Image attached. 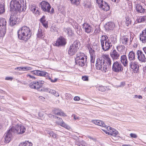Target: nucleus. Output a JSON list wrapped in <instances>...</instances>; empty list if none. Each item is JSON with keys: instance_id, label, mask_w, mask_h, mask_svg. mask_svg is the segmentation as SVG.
I'll list each match as a JSON object with an SVG mask.
<instances>
[{"instance_id": "40", "label": "nucleus", "mask_w": 146, "mask_h": 146, "mask_svg": "<svg viewBox=\"0 0 146 146\" xmlns=\"http://www.w3.org/2000/svg\"><path fill=\"white\" fill-rule=\"evenodd\" d=\"M45 92L53 95H54V93L56 92V91L55 90L48 88H45Z\"/></svg>"}, {"instance_id": "39", "label": "nucleus", "mask_w": 146, "mask_h": 146, "mask_svg": "<svg viewBox=\"0 0 146 146\" xmlns=\"http://www.w3.org/2000/svg\"><path fill=\"white\" fill-rule=\"evenodd\" d=\"M65 98L67 100L70 101L72 100V95L66 93L65 94Z\"/></svg>"}, {"instance_id": "63", "label": "nucleus", "mask_w": 146, "mask_h": 146, "mask_svg": "<svg viewBox=\"0 0 146 146\" xmlns=\"http://www.w3.org/2000/svg\"><path fill=\"white\" fill-rule=\"evenodd\" d=\"M49 79L50 80V81L52 82H55L57 81L58 79L57 78H54V80H53V79H51L50 78H49Z\"/></svg>"}, {"instance_id": "1", "label": "nucleus", "mask_w": 146, "mask_h": 146, "mask_svg": "<svg viewBox=\"0 0 146 146\" xmlns=\"http://www.w3.org/2000/svg\"><path fill=\"white\" fill-rule=\"evenodd\" d=\"M25 131V128L21 124L17 125L15 127H12L5 134V143H8L10 141L13 132L17 133L18 134H22Z\"/></svg>"}, {"instance_id": "5", "label": "nucleus", "mask_w": 146, "mask_h": 146, "mask_svg": "<svg viewBox=\"0 0 146 146\" xmlns=\"http://www.w3.org/2000/svg\"><path fill=\"white\" fill-rule=\"evenodd\" d=\"M80 43L78 40L75 41L70 46L68 50V54L70 56L74 54L79 49Z\"/></svg>"}, {"instance_id": "35", "label": "nucleus", "mask_w": 146, "mask_h": 146, "mask_svg": "<svg viewBox=\"0 0 146 146\" xmlns=\"http://www.w3.org/2000/svg\"><path fill=\"white\" fill-rule=\"evenodd\" d=\"M96 88L98 90L101 92H105L108 89L107 87L103 86H97Z\"/></svg>"}, {"instance_id": "10", "label": "nucleus", "mask_w": 146, "mask_h": 146, "mask_svg": "<svg viewBox=\"0 0 146 146\" xmlns=\"http://www.w3.org/2000/svg\"><path fill=\"white\" fill-rule=\"evenodd\" d=\"M138 63L134 60L130 61L129 66L133 69L134 73H137L139 71V66Z\"/></svg>"}, {"instance_id": "55", "label": "nucleus", "mask_w": 146, "mask_h": 146, "mask_svg": "<svg viewBox=\"0 0 146 146\" xmlns=\"http://www.w3.org/2000/svg\"><path fill=\"white\" fill-rule=\"evenodd\" d=\"M145 17H141V18H140L139 20V22H142L144 21L145 20Z\"/></svg>"}, {"instance_id": "59", "label": "nucleus", "mask_w": 146, "mask_h": 146, "mask_svg": "<svg viewBox=\"0 0 146 146\" xmlns=\"http://www.w3.org/2000/svg\"><path fill=\"white\" fill-rule=\"evenodd\" d=\"M45 98L42 96H40L38 97V100L41 101H44Z\"/></svg>"}, {"instance_id": "27", "label": "nucleus", "mask_w": 146, "mask_h": 146, "mask_svg": "<svg viewBox=\"0 0 146 146\" xmlns=\"http://www.w3.org/2000/svg\"><path fill=\"white\" fill-rule=\"evenodd\" d=\"M87 61L83 60L82 59L81 60L80 59L75 60V63L77 65L82 67L83 66H85L86 64Z\"/></svg>"}, {"instance_id": "53", "label": "nucleus", "mask_w": 146, "mask_h": 146, "mask_svg": "<svg viewBox=\"0 0 146 146\" xmlns=\"http://www.w3.org/2000/svg\"><path fill=\"white\" fill-rule=\"evenodd\" d=\"M31 69V68L28 67H23V71L29 70Z\"/></svg>"}, {"instance_id": "20", "label": "nucleus", "mask_w": 146, "mask_h": 146, "mask_svg": "<svg viewBox=\"0 0 146 146\" xmlns=\"http://www.w3.org/2000/svg\"><path fill=\"white\" fill-rule=\"evenodd\" d=\"M121 61L125 67H127L128 65V61L127 57L125 55H123L121 57Z\"/></svg>"}, {"instance_id": "28", "label": "nucleus", "mask_w": 146, "mask_h": 146, "mask_svg": "<svg viewBox=\"0 0 146 146\" xmlns=\"http://www.w3.org/2000/svg\"><path fill=\"white\" fill-rule=\"evenodd\" d=\"M114 27V24L111 22L107 23L105 26V28L107 30H112Z\"/></svg>"}, {"instance_id": "58", "label": "nucleus", "mask_w": 146, "mask_h": 146, "mask_svg": "<svg viewBox=\"0 0 146 146\" xmlns=\"http://www.w3.org/2000/svg\"><path fill=\"white\" fill-rule=\"evenodd\" d=\"M50 9H49V11H48L47 13L50 14L53 13L54 12V10L53 8H52L51 11H50Z\"/></svg>"}, {"instance_id": "14", "label": "nucleus", "mask_w": 146, "mask_h": 146, "mask_svg": "<svg viewBox=\"0 0 146 146\" xmlns=\"http://www.w3.org/2000/svg\"><path fill=\"white\" fill-rule=\"evenodd\" d=\"M101 58L103 59L104 62L107 63V67L108 68H111V59L110 58L108 55L103 54Z\"/></svg>"}, {"instance_id": "52", "label": "nucleus", "mask_w": 146, "mask_h": 146, "mask_svg": "<svg viewBox=\"0 0 146 146\" xmlns=\"http://www.w3.org/2000/svg\"><path fill=\"white\" fill-rule=\"evenodd\" d=\"M72 117H73L74 118V119L75 120H79L80 119L79 117L77 116L76 115H75V114H73L72 115Z\"/></svg>"}, {"instance_id": "36", "label": "nucleus", "mask_w": 146, "mask_h": 146, "mask_svg": "<svg viewBox=\"0 0 146 146\" xmlns=\"http://www.w3.org/2000/svg\"><path fill=\"white\" fill-rule=\"evenodd\" d=\"M5 11L4 4L3 3L0 4V15L4 13Z\"/></svg>"}, {"instance_id": "45", "label": "nucleus", "mask_w": 146, "mask_h": 146, "mask_svg": "<svg viewBox=\"0 0 146 146\" xmlns=\"http://www.w3.org/2000/svg\"><path fill=\"white\" fill-rule=\"evenodd\" d=\"M85 143L84 141L82 140L79 142H76V144L78 146H82V145L83 144H84Z\"/></svg>"}, {"instance_id": "43", "label": "nucleus", "mask_w": 146, "mask_h": 146, "mask_svg": "<svg viewBox=\"0 0 146 146\" xmlns=\"http://www.w3.org/2000/svg\"><path fill=\"white\" fill-rule=\"evenodd\" d=\"M72 4L78 5L79 4L80 0H70Z\"/></svg>"}, {"instance_id": "25", "label": "nucleus", "mask_w": 146, "mask_h": 146, "mask_svg": "<svg viewBox=\"0 0 146 146\" xmlns=\"http://www.w3.org/2000/svg\"><path fill=\"white\" fill-rule=\"evenodd\" d=\"M99 7L105 11H108L110 9V6L105 1H104L103 3H102V4H100Z\"/></svg>"}, {"instance_id": "31", "label": "nucleus", "mask_w": 146, "mask_h": 146, "mask_svg": "<svg viewBox=\"0 0 146 146\" xmlns=\"http://www.w3.org/2000/svg\"><path fill=\"white\" fill-rule=\"evenodd\" d=\"M135 54L133 51H130L128 55V58L130 61L134 60L135 59Z\"/></svg>"}, {"instance_id": "32", "label": "nucleus", "mask_w": 146, "mask_h": 146, "mask_svg": "<svg viewBox=\"0 0 146 146\" xmlns=\"http://www.w3.org/2000/svg\"><path fill=\"white\" fill-rule=\"evenodd\" d=\"M117 50L121 53H123L126 51L125 46L123 45H119L116 47Z\"/></svg>"}, {"instance_id": "50", "label": "nucleus", "mask_w": 146, "mask_h": 146, "mask_svg": "<svg viewBox=\"0 0 146 146\" xmlns=\"http://www.w3.org/2000/svg\"><path fill=\"white\" fill-rule=\"evenodd\" d=\"M67 33L68 35H72V30L70 28L67 29Z\"/></svg>"}, {"instance_id": "16", "label": "nucleus", "mask_w": 146, "mask_h": 146, "mask_svg": "<svg viewBox=\"0 0 146 146\" xmlns=\"http://www.w3.org/2000/svg\"><path fill=\"white\" fill-rule=\"evenodd\" d=\"M101 44L102 48L104 51H108L111 46V43L109 39H108L106 42L101 43Z\"/></svg>"}, {"instance_id": "7", "label": "nucleus", "mask_w": 146, "mask_h": 146, "mask_svg": "<svg viewBox=\"0 0 146 146\" xmlns=\"http://www.w3.org/2000/svg\"><path fill=\"white\" fill-rule=\"evenodd\" d=\"M7 21L4 18L0 19V36H4L6 32Z\"/></svg>"}, {"instance_id": "19", "label": "nucleus", "mask_w": 146, "mask_h": 146, "mask_svg": "<svg viewBox=\"0 0 146 146\" xmlns=\"http://www.w3.org/2000/svg\"><path fill=\"white\" fill-rule=\"evenodd\" d=\"M52 113L56 115H59L63 116H66L65 113L60 109H55L52 110Z\"/></svg>"}, {"instance_id": "17", "label": "nucleus", "mask_w": 146, "mask_h": 146, "mask_svg": "<svg viewBox=\"0 0 146 146\" xmlns=\"http://www.w3.org/2000/svg\"><path fill=\"white\" fill-rule=\"evenodd\" d=\"M138 59L139 60L142 62H145L146 61V58L143 52L141 50H138L137 52Z\"/></svg>"}, {"instance_id": "60", "label": "nucleus", "mask_w": 146, "mask_h": 146, "mask_svg": "<svg viewBox=\"0 0 146 146\" xmlns=\"http://www.w3.org/2000/svg\"><path fill=\"white\" fill-rule=\"evenodd\" d=\"M31 10L33 11V13H34L36 11V7L34 6H33L31 8Z\"/></svg>"}, {"instance_id": "42", "label": "nucleus", "mask_w": 146, "mask_h": 146, "mask_svg": "<svg viewBox=\"0 0 146 146\" xmlns=\"http://www.w3.org/2000/svg\"><path fill=\"white\" fill-rule=\"evenodd\" d=\"M111 40L113 44L116 43L117 42V38L116 36H112L111 37Z\"/></svg>"}, {"instance_id": "21", "label": "nucleus", "mask_w": 146, "mask_h": 146, "mask_svg": "<svg viewBox=\"0 0 146 146\" xmlns=\"http://www.w3.org/2000/svg\"><path fill=\"white\" fill-rule=\"evenodd\" d=\"M110 55L113 60L118 59L119 56V53L115 49L110 53Z\"/></svg>"}, {"instance_id": "26", "label": "nucleus", "mask_w": 146, "mask_h": 146, "mask_svg": "<svg viewBox=\"0 0 146 146\" xmlns=\"http://www.w3.org/2000/svg\"><path fill=\"white\" fill-rule=\"evenodd\" d=\"M135 7L137 11L139 13H143L145 11V9L140 4L135 2Z\"/></svg>"}, {"instance_id": "61", "label": "nucleus", "mask_w": 146, "mask_h": 146, "mask_svg": "<svg viewBox=\"0 0 146 146\" xmlns=\"http://www.w3.org/2000/svg\"><path fill=\"white\" fill-rule=\"evenodd\" d=\"M48 116L49 117L51 118H55V117H57L56 116H55L54 115H52V114H48Z\"/></svg>"}, {"instance_id": "34", "label": "nucleus", "mask_w": 146, "mask_h": 146, "mask_svg": "<svg viewBox=\"0 0 146 146\" xmlns=\"http://www.w3.org/2000/svg\"><path fill=\"white\" fill-rule=\"evenodd\" d=\"M32 145L33 144L31 142L26 141L20 144L19 146H32Z\"/></svg>"}, {"instance_id": "41", "label": "nucleus", "mask_w": 146, "mask_h": 146, "mask_svg": "<svg viewBox=\"0 0 146 146\" xmlns=\"http://www.w3.org/2000/svg\"><path fill=\"white\" fill-rule=\"evenodd\" d=\"M48 76V73L45 72L40 71L39 76L46 77Z\"/></svg>"}, {"instance_id": "9", "label": "nucleus", "mask_w": 146, "mask_h": 146, "mask_svg": "<svg viewBox=\"0 0 146 146\" xmlns=\"http://www.w3.org/2000/svg\"><path fill=\"white\" fill-rule=\"evenodd\" d=\"M42 10L45 12L48 11L49 9L51 8L50 4L47 1H42L40 3Z\"/></svg>"}, {"instance_id": "51", "label": "nucleus", "mask_w": 146, "mask_h": 146, "mask_svg": "<svg viewBox=\"0 0 146 146\" xmlns=\"http://www.w3.org/2000/svg\"><path fill=\"white\" fill-rule=\"evenodd\" d=\"M130 136L133 138H136L137 137V135L135 133H131L130 134Z\"/></svg>"}, {"instance_id": "6", "label": "nucleus", "mask_w": 146, "mask_h": 146, "mask_svg": "<svg viewBox=\"0 0 146 146\" xmlns=\"http://www.w3.org/2000/svg\"><path fill=\"white\" fill-rule=\"evenodd\" d=\"M133 38L132 35H130V36L127 35L121 36L120 38V42L124 45H130L131 44Z\"/></svg>"}, {"instance_id": "15", "label": "nucleus", "mask_w": 146, "mask_h": 146, "mask_svg": "<svg viewBox=\"0 0 146 146\" xmlns=\"http://www.w3.org/2000/svg\"><path fill=\"white\" fill-rule=\"evenodd\" d=\"M17 15L16 14H14L12 13L9 19L10 25L13 26L16 24L17 23Z\"/></svg>"}, {"instance_id": "13", "label": "nucleus", "mask_w": 146, "mask_h": 146, "mask_svg": "<svg viewBox=\"0 0 146 146\" xmlns=\"http://www.w3.org/2000/svg\"><path fill=\"white\" fill-rule=\"evenodd\" d=\"M66 43V41L65 38L62 36H60L56 40L54 43V45L59 46H64Z\"/></svg>"}, {"instance_id": "30", "label": "nucleus", "mask_w": 146, "mask_h": 146, "mask_svg": "<svg viewBox=\"0 0 146 146\" xmlns=\"http://www.w3.org/2000/svg\"><path fill=\"white\" fill-rule=\"evenodd\" d=\"M37 36L38 38L41 39H43L45 36L44 31H42L41 29H39Z\"/></svg>"}, {"instance_id": "49", "label": "nucleus", "mask_w": 146, "mask_h": 146, "mask_svg": "<svg viewBox=\"0 0 146 146\" xmlns=\"http://www.w3.org/2000/svg\"><path fill=\"white\" fill-rule=\"evenodd\" d=\"M82 79L84 81H88V77L86 76H82Z\"/></svg>"}, {"instance_id": "56", "label": "nucleus", "mask_w": 146, "mask_h": 146, "mask_svg": "<svg viewBox=\"0 0 146 146\" xmlns=\"http://www.w3.org/2000/svg\"><path fill=\"white\" fill-rule=\"evenodd\" d=\"M38 82L39 85L40 86V88L42 87V85L44 84V82L43 81L41 80H39L38 81Z\"/></svg>"}, {"instance_id": "22", "label": "nucleus", "mask_w": 146, "mask_h": 146, "mask_svg": "<svg viewBox=\"0 0 146 146\" xmlns=\"http://www.w3.org/2000/svg\"><path fill=\"white\" fill-rule=\"evenodd\" d=\"M140 39L143 43L146 42V29L143 30L140 35Z\"/></svg>"}, {"instance_id": "48", "label": "nucleus", "mask_w": 146, "mask_h": 146, "mask_svg": "<svg viewBox=\"0 0 146 146\" xmlns=\"http://www.w3.org/2000/svg\"><path fill=\"white\" fill-rule=\"evenodd\" d=\"M29 87L31 88L35 89L36 88L35 87V84H34V82H31L29 84Z\"/></svg>"}, {"instance_id": "8", "label": "nucleus", "mask_w": 146, "mask_h": 146, "mask_svg": "<svg viewBox=\"0 0 146 146\" xmlns=\"http://www.w3.org/2000/svg\"><path fill=\"white\" fill-rule=\"evenodd\" d=\"M112 70L114 72L119 73L123 70V67L120 63L116 61L113 64Z\"/></svg>"}, {"instance_id": "57", "label": "nucleus", "mask_w": 146, "mask_h": 146, "mask_svg": "<svg viewBox=\"0 0 146 146\" xmlns=\"http://www.w3.org/2000/svg\"><path fill=\"white\" fill-rule=\"evenodd\" d=\"M46 131H47V133H48L50 136H52V135L54 133H53V132L51 130L50 131H47V130H46Z\"/></svg>"}, {"instance_id": "62", "label": "nucleus", "mask_w": 146, "mask_h": 146, "mask_svg": "<svg viewBox=\"0 0 146 146\" xmlns=\"http://www.w3.org/2000/svg\"><path fill=\"white\" fill-rule=\"evenodd\" d=\"M74 100L75 101H78L80 100V98L78 96H75L74 98Z\"/></svg>"}, {"instance_id": "23", "label": "nucleus", "mask_w": 146, "mask_h": 146, "mask_svg": "<svg viewBox=\"0 0 146 146\" xmlns=\"http://www.w3.org/2000/svg\"><path fill=\"white\" fill-rule=\"evenodd\" d=\"M92 122L98 125L101 126L102 127H104L106 129L107 126H106L105 124L102 121L100 120H93Z\"/></svg>"}, {"instance_id": "37", "label": "nucleus", "mask_w": 146, "mask_h": 146, "mask_svg": "<svg viewBox=\"0 0 146 146\" xmlns=\"http://www.w3.org/2000/svg\"><path fill=\"white\" fill-rule=\"evenodd\" d=\"M126 25L128 26L129 25L131 24V20L130 18L128 16L125 17V21Z\"/></svg>"}, {"instance_id": "47", "label": "nucleus", "mask_w": 146, "mask_h": 146, "mask_svg": "<svg viewBox=\"0 0 146 146\" xmlns=\"http://www.w3.org/2000/svg\"><path fill=\"white\" fill-rule=\"evenodd\" d=\"M34 84H35V85L36 89H38L40 88V86L39 85L38 81H34Z\"/></svg>"}, {"instance_id": "3", "label": "nucleus", "mask_w": 146, "mask_h": 146, "mask_svg": "<svg viewBox=\"0 0 146 146\" xmlns=\"http://www.w3.org/2000/svg\"><path fill=\"white\" fill-rule=\"evenodd\" d=\"M18 36L21 40L25 41L28 40L31 36V32L29 27L24 26L17 31Z\"/></svg>"}, {"instance_id": "38", "label": "nucleus", "mask_w": 146, "mask_h": 146, "mask_svg": "<svg viewBox=\"0 0 146 146\" xmlns=\"http://www.w3.org/2000/svg\"><path fill=\"white\" fill-rule=\"evenodd\" d=\"M100 42L101 43L107 41L108 36L106 35H102L101 37Z\"/></svg>"}, {"instance_id": "54", "label": "nucleus", "mask_w": 146, "mask_h": 146, "mask_svg": "<svg viewBox=\"0 0 146 146\" xmlns=\"http://www.w3.org/2000/svg\"><path fill=\"white\" fill-rule=\"evenodd\" d=\"M96 3L98 4L99 6L100 5V4H102L104 2L103 0H96Z\"/></svg>"}, {"instance_id": "12", "label": "nucleus", "mask_w": 146, "mask_h": 146, "mask_svg": "<svg viewBox=\"0 0 146 146\" xmlns=\"http://www.w3.org/2000/svg\"><path fill=\"white\" fill-rule=\"evenodd\" d=\"M88 48L90 56V61L91 63H94L95 58L96 55H95V50L92 49L93 46L90 45L88 44L87 46Z\"/></svg>"}, {"instance_id": "29", "label": "nucleus", "mask_w": 146, "mask_h": 146, "mask_svg": "<svg viewBox=\"0 0 146 146\" xmlns=\"http://www.w3.org/2000/svg\"><path fill=\"white\" fill-rule=\"evenodd\" d=\"M46 17L44 16H43L40 19V22L42 23L43 26L46 28L48 27V22L45 19Z\"/></svg>"}, {"instance_id": "44", "label": "nucleus", "mask_w": 146, "mask_h": 146, "mask_svg": "<svg viewBox=\"0 0 146 146\" xmlns=\"http://www.w3.org/2000/svg\"><path fill=\"white\" fill-rule=\"evenodd\" d=\"M76 32L79 35H80L82 34V30L81 29L80 27H78L77 28H76Z\"/></svg>"}, {"instance_id": "46", "label": "nucleus", "mask_w": 146, "mask_h": 146, "mask_svg": "<svg viewBox=\"0 0 146 146\" xmlns=\"http://www.w3.org/2000/svg\"><path fill=\"white\" fill-rule=\"evenodd\" d=\"M40 71L39 70H35L31 72L33 74H35L36 75L39 76Z\"/></svg>"}, {"instance_id": "24", "label": "nucleus", "mask_w": 146, "mask_h": 146, "mask_svg": "<svg viewBox=\"0 0 146 146\" xmlns=\"http://www.w3.org/2000/svg\"><path fill=\"white\" fill-rule=\"evenodd\" d=\"M83 28L85 29V31L88 33L91 32L92 28L87 23H85L83 25Z\"/></svg>"}, {"instance_id": "4", "label": "nucleus", "mask_w": 146, "mask_h": 146, "mask_svg": "<svg viewBox=\"0 0 146 146\" xmlns=\"http://www.w3.org/2000/svg\"><path fill=\"white\" fill-rule=\"evenodd\" d=\"M96 66V69L101 70L104 73L107 72L109 69L107 67V63L104 62L101 57L97 59Z\"/></svg>"}, {"instance_id": "11", "label": "nucleus", "mask_w": 146, "mask_h": 146, "mask_svg": "<svg viewBox=\"0 0 146 146\" xmlns=\"http://www.w3.org/2000/svg\"><path fill=\"white\" fill-rule=\"evenodd\" d=\"M106 129L107 130V131L103 129H102V130L107 134L109 135L115 136L116 135L118 134V132L117 130L113 128H112L108 126L106 127Z\"/></svg>"}, {"instance_id": "18", "label": "nucleus", "mask_w": 146, "mask_h": 146, "mask_svg": "<svg viewBox=\"0 0 146 146\" xmlns=\"http://www.w3.org/2000/svg\"><path fill=\"white\" fill-rule=\"evenodd\" d=\"M55 119H56L58 120V121H56V123L58 125L67 129L70 128L69 126L66 124L61 118L57 116L55 117Z\"/></svg>"}, {"instance_id": "33", "label": "nucleus", "mask_w": 146, "mask_h": 146, "mask_svg": "<svg viewBox=\"0 0 146 146\" xmlns=\"http://www.w3.org/2000/svg\"><path fill=\"white\" fill-rule=\"evenodd\" d=\"M85 57H86V55L85 54L81 52H80L78 53L76 56V57L75 58V60H78L80 59V58L82 56Z\"/></svg>"}, {"instance_id": "64", "label": "nucleus", "mask_w": 146, "mask_h": 146, "mask_svg": "<svg viewBox=\"0 0 146 146\" xmlns=\"http://www.w3.org/2000/svg\"><path fill=\"white\" fill-rule=\"evenodd\" d=\"M56 30V28L55 27H52L50 29V31H51L54 32Z\"/></svg>"}, {"instance_id": "2", "label": "nucleus", "mask_w": 146, "mask_h": 146, "mask_svg": "<svg viewBox=\"0 0 146 146\" xmlns=\"http://www.w3.org/2000/svg\"><path fill=\"white\" fill-rule=\"evenodd\" d=\"M25 0H11L10 3V10L11 11H15L17 13H20L26 9Z\"/></svg>"}]
</instances>
